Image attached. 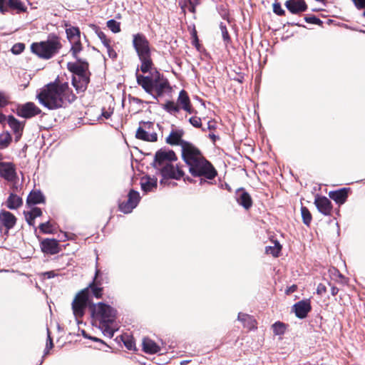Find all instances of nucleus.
I'll return each mask as SVG.
<instances>
[{
	"mask_svg": "<svg viewBox=\"0 0 365 365\" xmlns=\"http://www.w3.org/2000/svg\"><path fill=\"white\" fill-rule=\"evenodd\" d=\"M69 92L68 83L56 81L47 84L37 97L41 104L50 110H53L61 108L64 99L68 98V101L71 102L76 98L74 95H71L70 98Z\"/></svg>",
	"mask_w": 365,
	"mask_h": 365,
	"instance_id": "nucleus-1",
	"label": "nucleus"
},
{
	"mask_svg": "<svg viewBox=\"0 0 365 365\" xmlns=\"http://www.w3.org/2000/svg\"><path fill=\"white\" fill-rule=\"evenodd\" d=\"M182 158L189 168L190 173L193 177L200 178V184L216 177L217 170L196 147L187 150Z\"/></svg>",
	"mask_w": 365,
	"mask_h": 365,
	"instance_id": "nucleus-2",
	"label": "nucleus"
},
{
	"mask_svg": "<svg viewBox=\"0 0 365 365\" xmlns=\"http://www.w3.org/2000/svg\"><path fill=\"white\" fill-rule=\"evenodd\" d=\"M93 317L101 321V327L105 336L112 338L117 330L112 326L116 317V310L103 302L93 304L91 307Z\"/></svg>",
	"mask_w": 365,
	"mask_h": 365,
	"instance_id": "nucleus-3",
	"label": "nucleus"
},
{
	"mask_svg": "<svg viewBox=\"0 0 365 365\" xmlns=\"http://www.w3.org/2000/svg\"><path fill=\"white\" fill-rule=\"evenodd\" d=\"M136 79L138 85L155 100H158V96H163L165 93L170 90L167 79L160 78V76L153 78L149 76L138 74L137 73Z\"/></svg>",
	"mask_w": 365,
	"mask_h": 365,
	"instance_id": "nucleus-4",
	"label": "nucleus"
},
{
	"mask_svg": "<svg viewBox=\"0 0 365 365\" xmlns=\"http://www.w3.org/2000/svg\"><path fill=\"white\" fill-rule=\"evenodd\" d=\"M133 45L141 62V71L143 73L150 71L153 64L150 56L149 41L143 34H137L133 35Z\"/></svg>",
	"mask_w": 365,
	"mask_h": 365,
	"instance_id": "nucleus-5",
	"label": "nucleus"
},
{
	"mask_svg": "<svg viewBox=\"0 0 365 365\" xmlns=\"http://www.w3.org/2000/svg\"><path fill=\"white\" fill-rule=\"evenodd\" d=\"M61 43L58 38L54 37L45 41L34 43L31 46L33 53L40 58L49 59L58 53Z\"/></svg>",
	"mask_w": 365,
	"mask_h": 365,
	"instance_id": "nucleus-6",
	"label": "nucleus"
},
{
	"mask_svg": "<svg viewBox=\"0 0 365 365\" xmlns=\"http://www.w3.org/2000/svg\"><path fill=\"white\" fill-rule=\"evenodd\" d=\"M176 160L177 156L174 151L166 148H161L155 153L153 165L158 170L160 168L173 163Z\"/></svg>",
	"mask_w": 365,
	"mask_h": 365,
	"instance_id": "nucleus-7",
	"label": "nucleus"
},
{
	"mask_svg": "<svg viewBox=\"0 0 365 365\" xmlns=\"http://www.w3.org/2000/svg\"><path fill=\"white\" fill-rule=\"evenodd\" d=\"M184 131L181 129L173 130L169 135L166 138V143L170 145H180L182 148V155L187 153V150H190L195 146L182 140Z\"/></svg>",
	"mask_w": 365,
	"mask_h": 365,
	"instance_id": "nucleus-8",
	"label": "nucleus"
},
{
	"mask_svg": "<svg viewBox=\"0 0 365 365\" xmlns=\"http://www.w3.org/2000/svg\"><path fill=\"white\" fill-rule=\"evenodd\" d=\"M88 289H82L75 297L72 302V309L76 319L83 317L90 299L87 297Z\"/></svg>",
	"mask_w": 365,
	"mask_h": 365,
	"instance_id": "nucleus-9",
	"label": "nucleus"
},
{
	"mask_svg": "<svg viewBox=\"0 0 365 365\" xmlns=\"http://www.w3.org/2000/svg\"><path fill=\"white\" fill-rule=\"evenodd\" d=\"M163 179L160 180V183L163 184L165 179H175L179 180L184 175V172L181 168L176 165H173V163L168 164L158 170Z\"/></svg>",
	"mask_w": 365,
	"mask_h": 365,
	"instance_id": "nucleus-10",
	"label": "nucleus"
},
{
	"mask_svg": "<svg viewBox=\"0 0 365 365\" xmlns=\"http://www.w3.org/2000/svg\"><path fill=\"white\" fill-rule=\"evenodd\" d=\"M140 197L138 192L131 190L128 195V200L119 204V210L125 213H130L139 203Z\"/></svg>",
	"mask_w": 365,
	"mask_h": 365,
	"instance_id": "nucleus-11",
	"label": "nucleus"
},
{
	"mask_svg": "<svg viewBox=\"0 0 365 365\" xmlns=\"http://www.w3.org/2000/svg\"><path fill=\"white\" fill-rule=\"evenodd\" d=\"M100 274V270L96 269L94 278L89 284V285L84 289H88L86 292L87 297L90 299L91 296L93 295L97 299H99L102 296L103 288L101 287V283L100 281H97V278Z\"/></svg>",
	"mask_w": 365,
	"mask_h": 365,
	"instance_id": "nucleus-12",
	"label": "nucleus"
},
{
	"mask_svg": "<svg viewBox=\"0 0 365 365\" xmlns=\"http://www.w3.org/2000/svg\"><path fill=\"white\" fill-rule=\"evenodd\" d=\"M41 250L49 255H55L60 252L58 242L55 239H46L41 243Z\"/></svg>",
	"mask_w": 365,
	"mask_h": 365,
	"instance_id": "nucleus-13",
	"label": "nucleus"
},
{
	"mask_svg": "<svg viewBox=\"0 0 365 365\" xmlns=\"http://www.w3.org/2000/svg\"><path fill=\"white\" fill-rule=\"evenodd\" d=\"M40 109L33 103H27L18 108V115L28 118L38 114Z\"/></svg>",
	"mask_w": 365,
	"mask_h": 365,
	"instance_id": "nucleus-14",
	"label": "nucleus"
},
{
	"mask_svg": "<svg viewBox=\"0 0 365 365\" xmlns=\"http://www.w3.org/2000/svg\"><path fill=\"white\" fill-rule=\"evenodd\" d=\"M319 212L324 215H329L332 210L331 201L326 197H317L314 200Z\"/></svg>",
	"mask_w": 365,
	"mask_h": 365,
	"instance_id": "nucleus-15",
	"label": "nucleus"
},
{
	"mask_svg": "<svg viewBox=\"0 0 365 365\" xmlns=\"http://www.w3.org/2000/svg\"><path fill=\"white\" fill-rule=\"evenodd\" d=\"M236 200L245 210L250 209L252 205L251 196L243 188H240L237 190Z\"/></svg>",
	"mask_w": 365,
	"mask_h": 365,
	"instance_id": "nucleus-16",
	"label": "nucleus"
},
{
	"mask_svg": "<svg viewBox=\"0 0 365 365\" xmlns=\"http://www.w3.org/2000/svg\"><path fill=\"white\" fill-rule=\"evenodd\" d=\"M15 168L11 163H0V175L9 181H12L15 178Z\"/></svg>",
	"mask_w": 365,
	"mask_h": 365,
	"instance_id": "nucleus-17",
	"label": "nucleus"
},
{
	"mask_svg": "<svg viewBox=\"0 0 365 365\" xmlns=\"http://www.w3.org/2000/svg\"><path fill=\"white\" fill-rule=\"evenodd\" d=\"M285 6L292 14L304 11L307 8L304 0H287Z\"/></svg>",
	"mask_w": 365,
	"mask_h": 365,
	"instance_id": "nucleus-18",
	"label": "nucleus"
},
{
	"mask_svg": "<svg viewBox=\"0 0 365 365\" xmlns=\"http://www.w3.org/2000/svg\"><path fill=\"white\" fill-rule=\"evenodd\" d=\"M140 185L145 192L154 191L157 188L158 180L155 176L146 175L141 178Z\"/></svg>",
	"mask_w": 365,
	"mask_h": 365,
	"instance_id": "nucleus-19",
	"label": "nucleus"
},
{
	"mask_svg": "<svg viewBox=\"0 0 365 365\" xmlns=\"http://www.w3.org/2000/svg\"><path fill=\"white\" fill-rule=\"evenodd\" d=\"M293 309L296 316L299 319H304L307 317L308 312L311 310V305L308 301H300L296 303Z\"/></svg>",
	"mask_w": 365,
	"mask_h": 365,
	"instance_id": "nucleus-20",
	"label": "nucleus"
},
{
	"mask_svg": "<svg viewBox=\"0 0 365 365\" xmlns=\"http://www.w3.org/2000/svg\"><path fill=\"white\" fill-rule=\"evenodd\" d=\"M89 83L88 75L73 76L72 79L73 86L76 88L77 92L84 91Z\"/></svg>",
	"mask_w": 365,
	"mask_h": 365,
	"instance_id": "nucleus-21",
	"label": "nucleus"
},
{
	"mask_svg": "<svg viewBox=\"0 0 365 365\" xmlns=\"http://www.w3.org/2000/svg\"><path fill=\"white\" fill-rule=\"evenodd\" d=\"M349 191V188L344 187L336 191L329 192V196L337 204L342 205L346 201Z\"/></svg>",
	"mask_w": 365,
	"mask_h": 365,
	"instance_id": "nucleus-22",
	"label": "nucleus"
},
{
	"mask_svg": "<svg viewBox=\"0 0 365 365\" xmlns=\"http://www.w3.org/2000/svg\"><path fill=\"white\" fill-rule=\"evenodd\" d=\"M177 104L179 106L189 113H193V109L192 108L190 101L188 97L187 93L184 90H182L178 96Z\"/></svg>",
	"mask_w": 365,
	"mask_h": 365,
	"instance_id": "nucleus-23",
	"label": "nucleus"
},
{
	"mask_svg": "<svg viewBox=\"0 0 365 365\" xmlns=\"http://www.w3.org/2000/svg\"><path fill=\"white\" fill-rule=\"evenodd\" d=\"M9 127L15 134V140L18 141L22 135L23 125L17 120L14 116H9L7 119Z\"/></svg>",
	"mask_w": 365,
	"mask_h": 365,
	"instance_id": "nucleus-24",
	"label": "nucleus"
},
{
	"mask_svg": "<svg viewBox=\"0 0 365 365\" xmlns=\"http://www.w3.org/2000/svg\"><path fill=\"white\" fill-rule=\"evenodd\" d=\"M45 198L42 192L39 190H33L27 197L26 204L32 207L36 204L44 202Z\"/></svg>",
	"mask_w": 365,
	"mask_h": 365,
	"instance_id": "nucleus-25",
	"label": "nucleus"
},
{
	"mask_svg": "<svg viewBox=\"0 0 365 365\" xmlns=\"http://www.w3.org/2000/svg\"><path fill=\"white\" fill-rule=\"evenodd\" d=\"M135 137L138 139L148 142H155L158 140V135L156 133H148L141 127L138 128Z\"/></svg>",
	"mask_w": 365,
	"mask_h": 365,
	"instance_id": "nucleus-26",
	"label": "nucleus"
},
{
	"mask_svg": "<svg viewBox=\"0 0 365 365\" xmlns=\"http://www.w3.org/2000/svg\"><path fill=\"white\" fill-rule=\"evenodd\" d=\"M237 319L242 323L244 327L250 330L256 327L255 320L249 314L240 312L237 316Z\"/></svg>",
	"mask_w": 365,
	"mask_h": 365,
	"instance_id": "nucleus-27",
	"label": "nucleus"
},
{
	"mask_svg": "<svg viewBox=\"0 0 365 365\" xmlns=\"http://www.w3.org/2000/svg\"><path fill=\"white\" fill-rule=\"evenodd\" d=\"M143 349L147 354H155L160 351V346L152 339L145 338L143 340Z\"/></svg>",
	"mask_w": 365,
	"mask_h": 365,
	"instance_id": "nucleus-28",
	"label": "nucleus"
},
{
	"mask_svg": "<svg viewBox=\"0 0 365 365\" xmlns=\"http://www.w3.org/2000/svg\"><path fill=\"white\" fill-rule=\"evenodd\" d=\"M68 69L73 73V76H83V75H88V64L82 63H68Z\"/></svg>",
	"mask_w": 365,
	"mask_h": 365,
	"instance_id": "nucleus-29",
	"label": "nucleus"
},
{
	"mask_svg": "<svg viewBox=\"0 0 365 365\" xmlns=\"http://www.w3.org/2000/svg\"><path fill=\"white\" fill-rule=\"evenodd\" d=\"M42 214L41 210L38 207H32L29 211H24L25 218L29 225H34V219L41 216Z\"/></svg>",
	"mask_w": 365,
	"mask_h": 365,
	"instance_id": "nucleus-30",
	"label": "nucleus"
},
{
	"mask_svg": "<svg viewBox=\"0 0 365 365\" xmlns=\"http://www.w3.org/2000/svg\"><path fill=\"white\" fill-rule=\"evenodd\" d=\"M22 205V200L21 198L14 194H11L9 197L7 202H6V206L8 208L11 210L16 209L19 207H20Z\"/></svg>",
	"mask_w": 365,
	"mask_h": 365,
	"instance_id": "nucleus-31",
	"label": "nucleus"
},
{
	"mask_svg": "<svg viewBox=\"0 0 365 365\" xmlns=\"http://www.w3.org/2000/svg\"><path fill=\"white\" fill-rule=\"evenodd\" d=\"M6 7L16 10L17 13L25 11L26 8L21 0H8Z\"/></svg>",
	"mask_w": 365,
	"mask_h": 365,
	"instance_id": "nucleus-32",
	"label": "nucleus"
},
{
	"mask_svg": "<svg viewBox=\"0 0 365 365\" xmlns=\"http://www.w3.org/2000/svg\"><path fill=\"white\" fill-rule=\"evenodd\" d=\"M179 4L184 12L187 9L189 11L194 13L195 6L200 4V0H185L184 3L180 1Z\"/></svg>",
	"mask_w": 365,
	"mask_h": 365,
	"instance_id": "nucleus-33",
	"label": "nucleus"
},
{
	"mask_svg": "<svg viewBox=\"0 0 365 365\" xmlns=\"http://www.w3.org/2000/svg\"><path fill=\"white\" fill-rule=\"evenodd\" d=\"M163 108L165 110L171 115H175L180 111V107L173 101H168L163 106Z\"/></svg>",
	"mask_w": 365,
	"mask_h": 365,
	"instance_id": "nucleus-34",
	"label": "nucleus"
},
{
	"mask_svg": "<svg viewBox=\"0 0 365 365\" xmlns=\"http://www.w3.org/2000/svg\"><path fill=\"white\" fill-rule=\"evenodd\" d=\"M67 38L69 41L80 38L81 32L78 27L71 26L66 29Z\"/></svg>",
	"mask_w": 365,
	"mask_h": 365,
	"instance_id": "nucleus-35",
	"label": "nucleus"
},
{
	"mask_svg": "<svg viewBox=\"0 0 365 365\" xmlns=\"http://www.w3.org/2000/svg\"><path fill=\"white\" fill-rule=\"evenodd\" d=\"M71 44V51L75 58H77V54L82 50V45L80 38L74 39L69 41Z\"/></svg>",
	"mask_w": 365,
	"mask_h": 365,
	"instance_id": "nucleus-36",
	"label": "nucleus"
},
{
	"mask_svg": "<svg viewBox=\"0 0 365 365\" xmlns=\"http://www.w3.org/2000/svg\"><path fill=\"white\" fill-rule=\"evenodd\" d=\"M281 245L279 242H274V246L266 247V252L272 255L273 257H277L281 250Z\"/></svg>",
	"mask_w": 365,
	"mask_h": 365,
	"instance_id": "nucleus-37",
	"label": "nucleus"
},
{
	"mask_svg": "<svg viewBox=\"0 0 365 365\" xmlns=\"http://www.w3.org/2000/svg\"><path fill=\"white\" fill-rule=\"evenodd\" d=\"M301 214H302L303 222L306 225L309 226L312 221V215H311L310 212L306 207H302Z\"/></svg>",
	"mask_w": 365,
	"mask_h": 365,
	"instance_id": "nucleus-38",
	"label": "nucleus"
},
{
	"mask_svg": "<svg viewBox=\"0 0 365 365\" xmlns=\"http://www.w3.org/2000/svg\"><path fill=\"white\" fill-rule=\"evenodd\" d=\"M94 27L96 29V34L98 36V37L99 38V39L101 40V43L104 46V47L108 46V45L110 44V39L107 38L106 34L102 31H101L99 29H98L95 26H94Z\"/></svg>",
	"mask_w": 365,
	"mask_h": 365,
	"instance_id": "nucleus-39",
	"label": "nucleus"
},
{
	"mask_svg": "<svg viewBox=\"0 0 365 365\" xmlns=\"http://www.w3.org/2000/svg\"><path fill=\"white\" fill-rule=\"evenodd\" d=\"M107 26L113 33L116 34L120 31V23L114 19L107 21Z\"/></svg>",
	"mask_w": 365,
	"mask_h": 365,
	"instance_id": "nucleus-40",
	"label": "nucleus"
},
{
	"mask_svg": "<svg viewBox=\"0 0 365 365\" xmlns=\"http://www.w3.org/2000/svg\"><path fill=\"white\" fill-rule=\"evenodd\" d=\"M273 332L276 335H282L285 331V326L283 323L277 322L272 325Z\"/></svg>",
	"mask_w": 365,
	"mask_h": 365,
	"instance_id": "nucleus-41",
	"label": "nucleus"
},
{
	"mask_svg": "<svg viewBox=\"0 0 365 365\" xmlns=\"http://www.w3.org/2000/svg\"><path fill=\"white\" fill-rule=\"evenodd\" d=\"M11 138L9 133H3L0 135V145L6 147L11 142Z\"/></svg>",
	"mask_w": 365,
	"mask_h": 365,
	"instance_id": "nucleus-42",
	"label": "nucleus"
},
{
	"mask_svg": "<svg viewBox=\"0 0 365 365\" xmlns=\"http://www.w3.org/2000/svg\"><path fill=\"white\" fill-rule=\"evenodd\" d=\"M220 31L222 33V38H223L225 43L227 44L229 43L230 38L227 29L226 28V26L221 24L220 26Z\"/></svg>",
	"mask_w": 365,
	"mask_h": 365,
	"instance_id": "nucleus-43",
	"label": "nucleus"
},
{
	"mask_svg": "<svg viewBox=\"0 0 365 365\" xmlns=\"http://www.w3.org/2000/svg\"><path fill=\"white\" fill-rule=\"evenodd\" d=\"M39 229L41 232L43 233H51L52 232V225H51L50 222H46L44 223H41L39 225Z\"/></svg>",
	"mask_w": 365,
	"mask_h": 365,
	"instance_id": "nucleus-44",
	"label": "nucleus"
},
{
	"mask_svg": "<svg viewBox=\"0 0 365 365\" xmlns=\"http://www.w3.org/2000/svg\"><path fill=\"white\" fill-rule=\"evenodd\" d=\"M25 48V45L22 43L14 44L11 48V52L14 54L21 53Z\"/></svg>",
	"mask_w": 365,
	"mask_h": 365,
	"instance_id": "nucleus-45",
	"label": "nucleus"
},
{
	"mask_svg": "<svg viewBox=\"0 0 365 365\" xmlns=\"http://www.w3.org/2000/svg\"><path fill=\"white\" fill-rule=\"evenodd\" d=\"M273 11L279 16L284 14V10L282 9L279 3L276 2L273 4Z\"/></svg>",
	"mask_w": 365,
	"mask_h": 365,
	"instance_id": "nucleus-46",
	"label": "nucleus"
},
{
	"mask_svg": "<svg viewBox=\"0 0 365 365\" xmlns=\"http://www.w3.org/2000/svg\"><path fill=\"white\" fill-rule=\"evenodd\" d=\"M189 122L195 128L201 127V119L199 117L193 116L189 119Z\"/></svg>",
	"mask_w": 365,
	"mask_h": 365,
	"instance_id": "nucleus-47",
	"label": "nucleus"
},
{
	"mask_svg": "<svg viewBox=\"0 0 365 365\" xmlns=\"http://www.w3.org/2000/svg\"><path fill=\"white\" fill-rule=\"evenodd\" d=\"M305 21L307 23L314 24H319L322 21L320 19L315 16H308L305 17Z\"/></svg>",
	"mask_w": 365,
	"mask_h": 365,
	"instance_id": "nucleus-48",
	"label": "nucleus"
},
{
	"mask_svg": "<svg viewBox=\"0 0 365 365\" xmlns=\"http://www.w3.org/2000/svg\"><path fill=\"white\" fill-rule=\"evenodd\" d=\"M107 50L108 55L111 58H115L117 56L116 52L112 48L110 44L108 46H105Z\"/></svg>",
	"mask_w": 365,
	"mask_h": 365,
	"instance_id": "nucleus-49",
	"label": "nucleus"
},
{
	"mask_svg": "<svg viewBox=\"0 0 365 365\" xmlns=\"http://www.w3.org/2000/svg\"><path fill=\"white\" fill-rule=\"evenodd\" d=\"M327 291V289H326V287L325 285H324L323 284H319L318 286H317V293L318 294H323L324 293H325Z\"/></svg>",
	"mask_w": 365,
	"mask_h": 365,
	"instance_id": "nucleus-50",
	"label": "nucleus"
},
{
	"mask_svg": "<svg viewBox=\"0 0 365 365\" xmlns=\"http://www.w3.org/2000/svg\"><path fill=\"white\" fill-rule=\"evenodd\" d=\"M357 8H365V0H352Z\"/></svg>",
	"mask_w": 365,
	"mask_h": 365,
	"instance_id": "nucleus-51",
	"label": "nucleus"
},
{
	"mask_svg": "<svg viewBox=\"0 0 365 365\" xmlns=\"http://www.w3.org/2000/svg\"><path fill=\"white\" fill-rule=\"evenodd\" d=\"M8 8L6 7L5 4V0H0V11L1 13H4L7 11Z\"/></svg>",
	"mask_w": 365,
	"mask_h": 365,
	"instance_id": "nucleus-52",
	"label": "nucleus"
},
{
	"mask_svg": "<svg viewBox=\"0 0 365 365\" xmlns=\"http://www.w3.org/2000/svg\"><path fill=\"white\" fill-rule=\"evenodd\" d=\"M44 276H46L48 279L53 278L57 276V274L54 271L46 272L43 274Z\"/></svg>",
	"mask_w": 365,
	"mask_h": 365,
	"instance_id": "nucleus-53",
	"label": "nucleus"
},
{
	"mask_svg": "<svg viewBox=\"0 0 365 365\" xmlns=\"http://www.w3.org/2000/svg\"><path fill=\"white\" fill-rule=\"evenodd\" d=\"M53 347L52 339L50 336L49 332H48V339L46 343V349H51Z\"/></svg>",
	"mask_w": 365,
	"mask_h": 365,
	"instance_id": "nucleus-54",
	"label": "nucleus"
},
{
	"mask_svg": "<svg viewBox=\"0 0 365 365\" xmlns=\"http://www.w3.org/2000/svg\"><path fill=\"white\" fill-rule=\"evenodd\" d=\"M124 344L128 349H132L134 346V344L131 341H124Z\"/></svg>",
	"mask_w": 365,
	"mask_h": 365,
	"instance_id": "nucleus-55",
	"label": "nucleus"
},
{
	"mask_svg": "<svg viewBox=\"0 0 365 365\" xmlns=\"http://www.w3.org/2000/svg\"><path fill=\"white\" fill-rule=\"evenodd\" d=\"M297 289V286L296 285H292L291 287H289L287 290H286V292L287 294H290V293H292L294 292Z\"/></svg>",
	"mask_w": 365,
	"mask_h": 365,
	"instance_id": "nucleus-56",
	"label": "nucleus"
},
{
	"mask_svg": "<svg viewBox=\"0 0 365 365\" xmlns=\"http://www.w3.org/2000/svg\"><path fill=\"white\" fill-rule=\"evenodd\" d=\"M111 112H109V111H103L102 113V115L106 118V119H108L110 117L111 115Z\"/></svg>",
	"mask_w": 365,
	"mask_h": 365,
	"instance_id": "nucleus-57",
	"label": "nucleus"
},
{
	"mask_svg": "<svg viewBox=\"0 0 365 365\" xmlns=\"http://www.w3.org/2000/svg\"><path fill=\"white\" fill-rule=\"evenodd\" d=\"M338 292H339V289L337 287H331V292L333 296H335L336 294H337Z\"/></svg>",
	"mask_w": 365,
	"mask_h": 365,
	"instance_id": "nucleus-58",
	"label": "nucleus"
},
{
	"mask_svg": "<svg viewBox=\"0 0 365 365\" xmlns=\"http://www.w3.org/2000/svg\"><path fill=\"white\" fill-rule=\"evenodd\" d=\"M6 104V99L1 95H0V106H3Z\"/></svg>",
	"mask_w": 365,
	"mask_h": 365,
	"instance_id": "nucleus-59",
	"label": "nucleus"
},
{
	"mask_svg": "<svg viewBox=\"0 0 365 365\" xmlns=\"http://www.w3.org/2000/svg\"><path fill=\"white\" fill-rule=\"evenodd\" d=\"M189 361H190L189 360H183V361H181L180 364V365H185V364H188Z\"/></svg>",
	"mask_w": 365,
	"mask_h": 365,
	"instance_id": "nucleus-60",
	"label": "nucleus"
},
{
	"mask_svg": "<svg viewBox=\"0 0 365 365\" xmlns=\"http://www.w3.org/2000/svg\"><path fill=\"white\" fill-rule=\"evenodd\" d=\"M210 138H212V139H215V135H210Z\"/></svg>",
	"mask_w": 365,
	"mask_h": 365,
	"instance_id": "nucleus-61",
	"label": "nucleus"
},
{
	"mask_svg": "<svg viewBox=\"0 0 365 365\" xmlns=\"http://www.w3.org/2000/svg\"><path fill=\"white\" fill-rule=\"evenodd\" d=\"M144 125H150V123H143Z\"/></svg>",
	"mask_w": 365,
	"mask_h": 365,
	"instance_id": "nucleus-62",
	"label": "nucleus"
},
{
	"mask_svg": "<svg viewBox=\"0 0 365 365\" xmlns=\"http://www.w3.org/2000/svg\"><path fill=\"white\" fill-rule=\"evenodd\" d=\"M364 16H365V12L364 13Z\"/></svg>",
	"mask_w": 365,
	"mask_h": 365,
	"instance_id": "nucleus-63",
	"label": "nucleus"
}]
</instances>
